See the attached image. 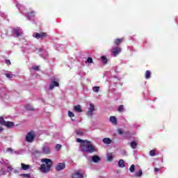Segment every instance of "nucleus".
Masks as SVG:
<instances>
[{"mask_svg": "<svg viewBox=\"0 0 178 178\" xmlns=\"http://www.w3.org/2000/svg\"><path fill=\"white\" fill-rule=\"evenodd\" d=\"M135 176L136 177H141V176H143V171L140 170L138 172L135 174Z\"/></svg>", "mask_w": 178, "mask_h": 178, "instance_id": "nucleus-25", "label": "nucleus"}, {"mask_svg": "<svg viewBox=\"0 0 178 178\" xmlns=\"http://www.w3.org/2000/svg\"><path fill=\"white\" fill-rule=\"evenodd\" d=\"M122 41H123V39H117L115 40V44L116 45H119V44H120V42H122Z\"/></svg>", "mask_w": 178, "mask_h": 178, "instance_id": "nucleus-30", "label": "nucleus"}, {"mask_svg": "<svg viewBox=\"0 0 178 178\" xmlns=\"http://www.w3.org/2000/svg\"><path fill=\"white\" fill-rule=\"evenodd\" d=\"M154 172H159V168H154Z\"/></svg>", "mask_w": 178, "mask_h": 178, "instance_id": "nucleus-43", "label": "nucleus"}, {"mask_svg": "<svg viewBox=\"0 0 178 178\" xmlns=\"http://www.w3.org/2000/svg\"><path fill=\"white\" fill-rule=\"evenodd\" d=\"M4 126H6V127H13L14 124L12 122H6Z\"/></svg>", "mask_w": 178, "mask_h": 178, "instance_id": "nucleus-20", "label": "nucleus"}, {"mask_svg": "<svg viewBox=\"0 0 178 178\" xmlns=\"http://www.w3.org/2000/svg\"><path fill=\"white\" fill-rule=\"evenodd\" d=\"M35 15V13L32 12V13H31L30 14L28 13V14L26 15V17H27L28 19H31V17H34Z\"/></svg>", "mask_w": 178, "mask_h": 178, "instance_id": "nucleus-23", "label": "nucleus"}, {"mask_svg": "<svg viewBox=\"0 0 178 178\" xmlns=\"http://www.w3.org/2000/svg\"><path fill=\"white\" fill-rule=\"evenodd\" d=\"M124 111V108L123 107V105H121L118 107V112H123Z\"/></svg>", "mask_w": 178, "mask_h": 178, "instance_id": "nucleus-32", "label": "nucleus"}, {"mask_svg": "<svg viewBox=\"0 0 178 178\" xmlns=\"http://www.w3.org/2000/svg\"><path fill=\"white\" fill-rule=\"evenodd\" d=\"M0 163H1V165H4V166H7V170H5L3 168L0 170L1 175H6V173H10V172H13V168L9 164V161H3V159H1L0 161Z\"/></svg>", "mask_w": 178, "mask_h": 178, "instance_id": "nucleus-3", "label": "nucleus"}, {"mask_svg": "<svg viewBox=\"0 0 178 178\" xmlns=\"http://www.w3.org/2000/svg\"><path fill=\"white\" fill-rule=\"evenodd\" d=\"M26 109L27 111H33V106L28 104L26 106Z\"/></svg>", "mask_w": 178, "mask_h": 178, "instance_id": "nucleus-28", "label": "nucleus"}, {"mask_svg": "<svg viewBox=\"0 0 178 178\" xmlns=\"http://www.w3.org/2000/svg\"><path fill=\"white\" fill-rule=\"evenodd\" d=\"M129 170L131 173H134V170H136V165H134V164H132L129 168Z\"/></svg>", "mask_w": 178, "mask_h": 178, "instance_id": "nucleus-24", "label": "nucleus"}, {"mask_svg": "<svg viewBox=\"0 0 178 178\" xmlns=\"http://www.w3.org/2000/svg\"><path fill=\"white\" fill-rule=\"evenodd\" d=\"M76 143H81V151L82 152H88L89 154H92V152H97L98 149L95 148L90 141L87 140H83L80 138L76 139Z\"/></svg>", "mask_w": 178, "mask_h": 178, "instance_id": "nucleus-1", "label": "nucleus"}, {"mask_svg": "<svg viewBox=\"0 0 178 178\" xmlns=\"http://www.w3.org/2000/svg\"><path fill=\"white\" fill-rule=\"evenodd\" d=\"M6 63H7V65H10V60H6Z\"/></svg>", "mask_w": 178, "mask_h": 178, "instance_id": "nucleus-41", "label": "nucleus"}, {"mask_svg": "<svg viewBox=\"0 0 178 178\" xmlns=\"http://www.w3.org/2000/svg\"><path fill=\"white\" fill-rule=\"evenodd\" d=\"M95 112V105H94V104L92 103H90L89 104V107L88 108L87 115L91 118L94 115Z\"/></svg>", "mask_w": 178, "mask_h": 178, "instance_id": "nucleus-5", "label": "nucleus"}, {"mask_svg": "<svg viewBox=\"0 0 178 178\" xmlns=\"http://www.w3.org/2000/svg\"><path fill=\"white\" fill-rule=\"evenodd\" d=\"M118 166H119V168H124V166H126L124 165V161H123V159H120L118 161Z\"/></svg>", "mask_w": 178, "mask_h": 178, "instance_id": "nucleus-18", "label": "nucleus"}, {"mask_svg": "<svg viewBox=\"0 0 178 178\" xmlns=\"http://www.w3.org/2000/svg\"><path fill=\"white\" fill-rule=\"evenodd\" d=\"M122 51V49L120 47H115L112 49V54L113 56H118L119 55V53Z\"/></svg>", "mask_w": 178, "mask_h": 178, "instance_id": "nucleus-10", "label": "nucleus"}, {"mask_svg": "<svg viewBox=\"0 0 178 178\" xmlns=\"http://www.w3.org/2000/svg\"><path fill=\"white\" fill-rule=\"evenodd\" d=\"M83 175L80 171H75L72 175V178H83Z\"/></svg>", "mask_w": 178, "mask_h": 178, "instance_id": "nucleus-11", "label": "nucleus"}, {"mask_svg": "<svg viewBox=\"0 0 178 178\" xmlns=\"http://www.w3.org/2000/svg\"><path fill=\"white\" fill-rule=\"evenodd\" d=\"M33 37L37 38V40H40V38H44V37H47V33H33Z\"/></svg>", "mask_w": 178, "mask_h": 178, "instance_id": "nucleus-9", "label": "nucleus"}, {"mask_svg": "<svg viewBox=\"0 0 178 178\" xmlns=\"http://www.w3.org/2000/svg\"><path fill=\"white\" fill-rule=\"evenodd\" d=\"M16 6H17V8H18V9H22V6L20 4L17 3Z\"/></svg>", "mask_w": 178, "mask_h": 178, "instance_id": "nucleus-39", "label": "nucleus"}, {"mask_svg": "<svg viewBox=\"0 0 178 178\" xmlns=\"http://www.w3.org/2000/svg\"><path fill=\"white\" fill-rule=\"evenodd\" d=\"M6 122V121L5 120H3V118L1 117L0 118V124H2V126H4Z\"/></svg>", "mask_w": 178, "mask_h": 178, "instance_id": "nucleus-29", "label": "nucleus"}, {"mask_svg": "<svg viewBox=\"0 0 178 178\" xmlns=\"http://www.w3.org/2000/svg\"><path fill=\"white\" fill-rule=\"evenodd\" d=\"M74 112H77L78 113L83 112V109H81V106L80 105L74 106Z\"/></svg>", "mask_w": 178, "mask_h": 178, "instance_id": "nucleus-14", "label": "nucleus"}, {"mask_svg": "<svg viewBox=\"0 0 178 178\" xmlns=\"http://www.w3.org/2000/svg\"><path fill=\"white\" fill-rule=\"evenodd\" d=\"M68 116L70 118H74V113H73L72 111H68Z\"/></svg>", "mask_w": 178, "mask_h": 178, "instance_id": "nucleus-35", "label": "nucleus"}, {"mask_svg": "<svg viewBox=\"0 0 178 178\" xmlns=\"http://www.w3.org/2000/svg\"><path fill=\"white\" fill-rule=\"evenodd\" d=\"M107 161H108V162H112V161H113V153H108L107 154Z\"/></svg>", "mask_w": 178, "mask_h": 178, "instance_id": "nucleus-16", "label": "nucleus"}, {"mask_svg": "<svg viewBox=\"0 0 178 178\" xmlns=\"http://www.w3.org/2000/svg\"><path fill=\"white\" fill-rule=\"evenodd\" d=\"M7 151L8 152H12V148H8Z\"/></svg>", "mask_w": 178, "mask_h": 178, "instance_id": "nucleus-42", "label": "nucleus"}, {"mask_svg": "<svg viewBox=\"0 0 178 178\" xmlns=\"http://www.w3.org/2000/svg\"><path fill=\"white\" fill-rule=\"evenodd\" d=\"M118 133H119V134H123V130L118 129Z\"/></svg>", "mask_w": 178, "mask_h": 178, "instance_id": "nucleus-40", "label": "nucleus"}, {"mask_svg": "<svg viewBox=\"0 0 178 178\" xmlns=\"http://www.w3.org/2000/svg\"><path fill=\"white\" fill-rule=\"evenodd\" d=\"M34 138H35V133H34V131H30L26 136V141H27V143H33Z\"/></svg>", "mask_w": 178, "mask_h": 178, "instance_id": "nucleus-6", "label": "nucleus"}, {"mask_svg": "<svg viewBox=\"0 0 178 178\" xmlns=\"http://www.w3.org/2000/svg\"><path fill=\"white\" fill-rule=\"evenodd\" d=\"M102 60L103 63H108V59L106 58V56H102Z\"/></svg>", "mask_w": 178, "mask_h": 178, "instance_id": "nucleus-27", "label": "nucleus"}, {"mask_svg": "<svg viewBox=\"0 0 178 178\" xmlns=\"http://www.w3.org/2000/svg\"><path fill=\"white\" fill-rule=\"evenodd\" d=\"M65 168H66V164H65V163H59L56 165V170L60 172V170H63Z\"/></svg>", "mask_w": 178, "mask_h": 178, "instance_id": "nucleus-7", "label": "nucleus"}, {"mask_svg": "<svg viewBox=\"0 0 178 178\" xmlns=\"http://www.w3.org/2000/svg\"><path fill=\"white\" fill-rule=\"evenodd\" d=\"M151 77V71L147 70L145 72V79H149Z\"/></svg>", "mask_w": 178, "mask_h": 178, "instance_id": "nucleus-26", "label": "nucleus"}, {"mask_svg": "<svg viewBox=\"0 0 178 178\" xmlns=\"http://www.w3.org/2000/svg\"><path fill=\"white\" fill-rule=\"evenodd\" d=\"M32 69H33V70H38L40 69L39 66H33Z\"/></svg>", "mask_w": 178, "mask_h": 178, "instance_id": "nucleus-38", "label": "nucleus"}, {"mask_svg": "<svg viewBox=\"0 0 178 178\" xmlns=\"http://www.w3.org/2000/svg\"><path fill=\"white\" fill-rule=\"evenodd\" d=\"M21 169H22V170H29V169H30V165L22 163H21Z\"/></svg>", "mask_w": 178, "mask_h": 178, "instance_id": "nucleus-15", "label": "nucleus"}, {"mask_svg": "<svg viewBox=\"0 0 178 178\" xmlns=\"http://www.w3.org/2000/svg\"><path fill=\"white\" fill-rule=\"evenodd\" d=\"M42 152H38V153H39V154H42L43 153L45 155H49V154H51V147H49V144L44 143L42 145Z\"/></svg>", "mask_w": 178, "mask_h": 178, "instance_id": "nucleus-4", "label": "nucleus"}, {"mask_svg": "<svg viewBox=\"0 0 178 178\" xmlns=\"http://www.w3.org/2000/svg\"><path fill=\"white\" fill-rule=\"evenodd\" d=\"M60 148H62V145H61L57 144V145H56V151H59V149H60Z\"/></svg>", "mask_w": 178, "mask_h": 178, "instance_id": "nucleus-36", "label": "nucleus"}, {"mask_svg": "<svg viewBox=\"0 0 178 178\" xmlns=\"http://www.w3.org/2000/svg\"><path fill=\"white\" fill-rule=\"evenodd\" d=\"M110 122H111L113 124H117L118 120H116V117L115 116L110 117Z\"/></svg>", "mask_w": 178, "mask_h": 178, "instance_id": "nucleus-17", "label": "nucleus"}, {"mask_svg": "<svg viewBox=\"0 0 178 178\" xmlns=\"http://www.w3.org/2000/svg\"><path fill=\"white\" fill-rule=\"evenodd\" d=\"M42 164L40 166V171L42 173H48L49 170H51V168H52V160L49 159H42Z\"/></svg>", "mask_w": 178, "mask_h": 178, "instance_id": "nucleus-2", "label": "nucleus"}, {"mask_svg": "<svg viewBox=\"0 0 178 178\" xmlns=\"http://www.w3.org/2000/svg\"><path fill=\"white\" fill-rule=\"evenodd\" d=\"M130 145H131V147L133 149H136V148H137V143H136L135 141H132V142L130 143Z\"/></svg>", "mask_w": 178, "mask_h": 178, "instance_id": "nucleus-22", "label": "nucleus"}, {"mask_svg": "<svg viewBox=\"0 0 178 178\" xmlns=\"http://www.w3.org/2000/svg\"><path fill=\"white\" fill-rule=\"evenodd\" d=\"M84 133H86V131L83 130V129H79L76 131V134L77 136H83Z\"/></svg>", "mask_w": 178, "mask_h": 178, "instance_id": "nucleus-21", "label": "nucleus"}, {"mask_svg": "<svg viewBox=\"0 0 178 178\" xmlns=\"http://www.w3.org/2000/svg\"><path fill=\"white\" fill-rule=\"evenodd\" d=\"M150 156H155L156 154H155V149L151 150L149 152Z\"/></svg>", "mask_w": 178, "mask_h": 178, "instance_id": "nucleus-33", "label": "nucleus"}, {"mask_svg": "<svg viewBox=\"0 0 178 178\" xmlns=\"http://www.w3.org/2000/svg\"><path fill=\"white\" fill-rule=\"evenodd\" d=\"M2 131H3V128H2V127H0V133H2Z\"/></svg>", "mask_w": 178, "mask_h": 178, "instance_id": "nucleus-45", "label": "nucleus"}, {"mask_svg": "<svg viewBox=\"0 0 178 178\" xmlns=\"http://www.w3.org/2000/svg\"><path fill=\"white\" fill-rule=\"evenodd\" d=\"M55 87H59V83H58L57 81H52L50 83L49 90H54V88H55Z\"/></svg>", "mask_w": 178, "mask_h": 178, "instance_id": "nucleus-12", "label": "nucleus"}, {"mask_svg": "<svg viewBox=\"0 0 178 178\" xmlns=\"http://www.w3.org/2000/svg\"><path fill=\"white\" fill-rule=\"evenodd\" d=\"M92 162L97 163L101 161V158L99 156L95 155L90 157Z\"/></svg>", "mask_w": 178, "mask_h": 178, "instance_id": "nucleus-13", "label": "nucleus"}, {"mask_svg": "<svg viewBox=\"0 0 178 178\" xmlns=\"http://www.w3.org/2000/svg\"><path fill=\"white\" fill-rule=\"evenodd\" d=\"M86 63H92V58H88L87 60L86 61Z\"/></svg>", "mask_w": 178, "mask_h": 178, "instance_id": "nucleus-34", "label": "nucleus"}, {"mask_svg": "<svg viewBox=\"0 0 178 178\" xmlns=\"http://www.w3.org/2000/svg\"><path fill=\"white\" fill-rule=\"evenodd\" d=\"M103 143L104 144H111V143H112V140H111V138H106L103 139Z\"/></svg>", "mask_w": 178, "mask_h": 178, "instance_id": "nucleus-19", "label": "nucleus"}, {"mask_svg": "<svg viewBox=\"0 0 178 178\" xmlns=\"http://www.w3.org/2000/svg\"><path fill=\"white\" fill-rule=\"evenodd\" d=\"M13 33L14 34V35H15V37H19L23 34V32L22 31V29H20V28H16L13 29Z\"/></svg>", "mask_w": 178, "mask_h": 178, "instance_id": "nucleus-8", "label": "nucleus"}, {"mask_svg": "<svg viewBox=\"0 0 178 178\" xmlns=\"http://www.w3.org/2000/svg\"><path fill=\"white\" fill-rule=\"evenodd\" d=\"M6 77L8 79H12L13 77V74H6Z\"/></svg>", "mask_w": 178, "mask_h": 178, "instance_id": "nucleus-37", "label": "nucleus"}, {"mask_svg": "<svg viewBox=\"0 0 178 178\" xmlns=\"http://www.w3.org/2000/svg\"><path fill=\"white\" fill-rule=\"evenodd\" d=\"M92 90L94 92H98V91H99V86H94Z\"/></svg>", "mask_w": 178, "mask_h": 178, "instance_id": "nucleus-31", "label": "nucleus"}, {"mask_svg": "<svg viewBox=\"0 0 178 178\" xmlns=\"http://www.w3.org/2000/svg\"><path fill=\"white\" fill-rule=\"evenodd\" d=\"M24 176H25V177H30V175L29 174H24Z\"/></svg>", "mask_w": 178, "mask_h": 178, "instance_id": "nucleus-44", "label": "nucleus"}]
</instances>
